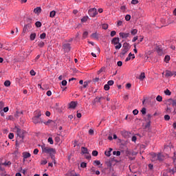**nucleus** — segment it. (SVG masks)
Returning <instances> with one entry per match:
<instances>
[{
	"mask_svg": "<svg viewBox=\"0 0 176 176\" xmlns=\"http://www.w3.org/2000/svg\"><path fill=\"white\" fill-rule=\"evenodd\" d=\"M113 149L111 148H109V151H106L104 152V155L106 156H107L108 157H109V156H111V152H112Z\"/></svg>",
	"mask_w": 176,
	"mask_h": 176,
	"instance_id": "18",
	"label": "nucleus"
},
{
	"mask_svg": "<svg viewBox=\"0 0 176 176\" xmlns=\"http://www.w3.org/2000/svg\"><path fill=\"white\" fill-rule=\"evenodd\" d=\"M119 36L122 39H125L126 38H129V36H130V33L120 32Z\"/></svg>",
	"mask_w": 176,
	"mask_h": 176,
	"instance_id": "7",
	"label": "nucleus"
},
{
	"mask_svg": "<svg viewBox=\"0 0 176 176\" xmlns=\"http://www.w3.org/2000/svg\"><path fill=\"white\" fill-rule=\"evenodd\" d=\"M81 151L85 155H89V150H87V148L86 147H81Z\"/></svg>",
	"mask_w": 176,
	"mask_h": 176,
	"instance_id": "15",
	"label": "nucleus"
},
{
	"mask_svg": "<svg viewBox=\"0 0 176 176\" xmlns=\"http://www.w3.org/2000/svg\"><path fill=\"white\" fill-rule=\"evenodd\" d=\"M47 141L50 144V145H53L54 142H53V138H49Z\"/></svg>",
	"mask_w": 176,
	"mask_h": 176,
	"instance_id": "36",
	"label": "nucleus"
},
{
	"mask_svg": "<svg viewBox=\"0 0 176 176\" xmlns=\"http://www.w3.org/2000/svg\"><path fill=\"white\" fill-rule=\"evenodd\" d=\"M117 65L118 67H122V65H123V62L119 60L118 63H117Z\"/></svg>",
	"mask_w": 176,
	"mask_h": 176,
	"instance_id": "51",
	"label": "nucleus"
},
{
	"mask_svg": "<svg viewBox=\"0 0 176 176\" xmlns=\"http://www.w3.org/2000/svg\"><path fill=\"white\" fill-rule=\"evenodd\" d=\"M76 105H78V102H71L70 104H69V108H70L72 109H75V108H76Z\"/></svg>",
	"mask_w": 176,
	"mask_h": 176,
	"instance_id": "11",
	"label": "nucleus"
},
{
	"mask_svg": "<svg viewBox=\"0 0 176 176\" xmlns=\"http://www.w3.org/2000/svg\"><path fill=\"white\" fill-rule=\"evenodd\" d=\"M41 164H43V165L47 164V160H44L41 161Z\"/></svg>",
	"mask_w": 176,
	"mask_h": 176,
	"instance_id": "60",
	"label": "nucleus"
},
{
	"mask_svg": "<svg viewBox=\"0 0 176 176\" xmlns=\"http://www.w3.org/2000/svg\"><path fill=\"white\" fill-rule=\"evenodd\" d=\"M8 138H9L10 140H13V138H14V133H10L8 135Z\"/></svg>",
	"mask_w": 176,
	"mask_h": 176,
	"instance_id": "31",
	"label": "nucleus"
},
{
	"mask_svg": "<svg viewBox=\"0 0 176 176\" xmlns=\"http://www.w3.org/2000/svg\"><path fill=\"white\" fill-rule=\"evenodd\" d=\"M116 35V31L113 30L111 32V36H115Z\"/></svg>",
	"mask_w": 176,
	"mask_h": 176,
	"instance_id": "49",
	"label": "nucleus"
},
{
	"mask_svg": "<svg viewBox=\"0 0 176 176\" xmlns=\"http://www.w3.org/2000/svg\"><path fill=\"white\" fill-rule=\"evenodd\" d=\"M46 94L48 96V97H50V96H52V91H47Z\"/></svg>",
	"mask_w": 176,
	"mask_h": 176,
	"instance_id": "63",
	"label": "nucleus"
},
{
	"mask_svg": "<svg viewBox=\"0 0 176 176\" xmlns=\"http://www.w3.org/2000/svg\"><path fill=\"white\" fill-rule=\"evenodd\" d=\"M69 176H76V174L74 171H72L69 173Z\"/></svg>",
	"mask_w": 176,
	"mask_h": 176,
	"instance_id": "52",
	"label": "nucleus"
},
{
	"mask_svg": "<svg viewBox=\"0 0 176 176\" xmlns=\"http://www.w3.org/2000/svg\"><path fill=\"white\" fill-rule=\"evenodd\" d=\"M97 100H98V102H101V100H105V98L104 97H96L94 100V101L97 102Z\"/></svg>",
	"mask_w": 176,
	"mask_h": 176,
	"instance_id": "24",
	"label": "nucleus"
},
{
	"mask_svg": "<svg viewBox=\"0 0 176 176\" xmlns=\"http://www.w3.org/2000/svg\"><path fill=\"white\" fill-rule=\"evenodd\" d=\"M151 162L157 161V154L153 153L151 154Z\"/></svg>",
	"mask_w": 176,
	"mask_h": 176,
	"instance_id": "10",
	"label": "nucleus"
},
{
	"mask_svg": "<svg viewBox=\"0 0 176 176\" xmlns=\"http://www.w3.org/2000/svg\"><path fill=\"white\" fill-rule=\"evenodd\" d=\"M164 120H170V116L168 115H165Z\"/></svg>",
	"mask_w": 176,
	"mask_h": 176,
	"instance_id": "53",
	"label": "nucleus"
},
{
	"mask_svg": "<svg viewBox=\"0 0 176 176\" xmlns=\"http://www.w3.org/2000/svg\"><path fill=\"white\" fill-rule=\"evenodd\" d=\"M140 80H144L145 79V73H141L140 76H139Z\"/></svg>",
	"mask_w": 176,
	"mask_h": 176,
	"instance_id": "23",
	"label": "nucleus"
},
{
	"mask_svg": "<svg viewBox=\"0 0 176 176\" xmlns=\"http://www.w3.org/2000/svg\"><path fill=\"white\" fill-rule=\"evenodd\" d=\"M156 100L159 102H162V101H163V98L161 96H157Z\"/></svg>",
	"mask_w": 176,
	"mask_h": 176,
	"instance_id": "29",
	"label": "nucleus"
},
{
	"mask_svg": "<svg viewBox=\"0 0 176 176\" xmlns=\"http://www.w3.org/2000/svg\"><path fill=\"white\" fill-rule=\"evenodd\" d=\"M151 118H152V115L151 114L147 115V120H151Z\"/></svg>",
	"mask_w": 176,
	"mask_h": 176,
	"instance_id": "64",
	"label": "nucleus"
},
{
	"mask_svg": "<svg viewBox=\"0 0 176 176\" xmlns=\"http://www.w3.org/2000/svg\"><path fill=\"white\" fill-rule=\"evenodd\" d=\"M168 102L172 104L173 107H175L176 108V99H168Z\"/></svg>",
	"mask_w": 176,
	"mask_h": 176,
	"instance_id": "13",
	"label": "nucleus"
},
{
	"mask_svg": "<svg viewBox=\"0 0 176 176\" xmlns=\"http://www.w3.org/2000/svg\"><path fill=\"white\" fill-rule=\"evenodd\" d=\"M113 155H116V156H120V151H113Z\"/></svg>",
	"mask_w": 176,
	"mask_h": 176,
	"instance_id": "45",
	"label": "nucleus"
},
{
	"mask_svg": "<svg viewBox=\"0 0 176 176\" xmlns=\"http://www.w3.org/2000/svg\"><path fill=\"white\" fill-rule=\"evenodd\" d=\"M4 86H6V87H9V86H10V80H6L4 82Z\"/></svg>",
	"mask_w": 176,
	"mask_h": 176,
	"instance_id": "27",
	"label": "nucleus"
},
{
	"mask_svg": "<svg viewBox=\"0 0 176 176\" xmlns=\"http://www.w3.org/2000/svg\"><path fill=\"white\" fill-rule=\"evenodd\" d=\"M131 19V16H130L129 14H127V15H126V16H125V20L126 21H130V19Z\"/></svg>",
	"mask_w": 176,
	"mask_h": 176,
	"instance_id": "39",
	"label": "nucleus"
},
{
	"mask_svg": "<svg viewBox=\"0 0 176 176\" xmlns=\"http://www.w3.org/2000/svg\"><path fill=\"white\" fill-rule=\"evenodd\" d=\"M137 32H138L137 29H133L131 30V35H137Z\"/></svg>",
	"mask_w": 176,
	"mask_h": 176,
	"instance_id": "22",
	"label": "nucleus"
},
{
	"mask_svg": "<svg viewBox=\"0 0 176 176\" xmlns=\"http://www.w3.org/2000/svg\"><path fill=\"white\" fill-rule=\"evenodd\" d=\"M55 141L56 142H60V137L58 136L55 137Z\"/></svg>",
	"mask_w": 176,
	"mask_h": 176,
	"instance_id": "54",
	"label": "nucleus"
},
{
	"mask_svg": "<svg viewBox=\"0 0 176 176\" xmlns=\"http://www.w3.org/2000/svg\"><path fill=\"white\" fill-rule=\"evenodd\" d=\"M25 32H28V28L27 27H24L23 30V34H25Z\"/></svg>",
	"mask_w": 176,
	"mask_h": 176,
	"instance_id": "47",
	"label": "nucleus"
},
{
	"mask_svg": "<svg viewBox=\"0 0 176 176\" xmlns=\"http://www.w3.org/2000/svg\"><path fill=\"white\" fill-rule=\"evenodd\" d=\"M39 150L38 148H35L33 151L34 155H36L37 153H38Z\"/></svg>",
	"mask_w": 176,
	"mask_h": 176,
	"instance_id": "56",
	"label": "nucleus"
},
{
	"mask_svg": "<svg viewBox=\"0 0 176 176\" xmlns=\"http://www.w3.org/2000/svg\"><path fill=\"white\" fill-rule=\"evenodd\" d=\"M61 84H62V86H67V80H63Z\"/></svg>",
	"mask_w": 176,
	"mask_h": 176,
	"instance_id": "55",
	"label": "nucleus"
},
{
	"mask_svg": "<svg viewBox=\"0 0 176 176\" xmlns=\"http://www.w3.org/2000/svg\"><path fill=\"white\" fill-rule=\"evenodd\" d=\"M87 35H89V32H84L82 34V39H86V38H87Z\"/></svg>",
	"mask_w": 176,
	"mask_h": 176,
	"instance_id": "28",
	"label": "nucleus"
},
{
	"mask_svg": "<svg viewBox=\"0 0 176 176\" xmlns=\"http://www.w3.org/2000/svg\"><path fill=\"white\" fill-rule=\"evenodd\" d=\"M3 111V112H8L9 111V107H4Z\"/></svg>",
	"mask_w": 176,
	"mask_h": 176,
	"instance_id": "57",
	"label": "nucleus"
},
{
	"mask_svg": "<svg viewBox=\"0 0 176 176\" xmlns=\"http://www.w3.org/2000/svg\"><path fill=\"white\" fill-rule=\"evenodd\" d=\"M102 28L103 30H108V24L104 23V24L102 25Z\"/></svg>",
	"mask_w": 176,
	"mask_h": 176,
	"instance_id": "38",
	"label": "nucleus"
},
{
	"mask_svg": "<svg viewBox=\"0 0 176 176\" xmlns=\"http://www.w3.org/2000/svg\"><path fill=\"white\" fill-rule=\"evenodd\" d=\"M45 38H46V33H43L40 35L41 39H45Z\"/></svg>",
	"mask_w": 176,
	"mask_h": 176,
	"instance_id": "40",
	"label": "nucleus"
},
{
	"mask_svg": "<svg viewBox=\"0 0 176 176\" xmlns=\"http://www.w3.org/2000/svg\"><path fill=\"white\" fill-rule=\"evenodd\" d=\"M35 38H36V33H32L30 34V41H34Z\"/></svg>",
	"mask_w": 176,
	"mask_h": 176,
	"instance_id": "21",
	"label": "nucleus"
},
{
	"mask_svg": "<svg viewBox=\"0 0 176 176\" xmlns=\"http://www.w3.org/2000/svg\"><path fill=\"white\" fill-rule=\"evenodd\" d=\"M22 155L23 157V162H25V159H28V157H31V153L28 152H23Z\"/></svg>",
	"mask_w": 176,
	"mask_h": 176,
	"instance_id": "8",
	"label": "nucleus"
},
{
	"mask_svg": "<svg viewBox=\"0 0 176 176\" xmlns=\"http://www.w3.org/2000/svg\"><path fill=\"white\" fill-rule=\"evenodd\" d=\"M89 19V16H84L82 19L81 21L82 23H86L87 21V19Z\"/></svg>",
	"mask_w": 176,
	"mask_h": 176,
	"instance_id": "35",
	"label": "nucleus"
},
{
	"mask_svg": "<svg viewBox=\"0 0 176 176\" xmlns=\"http://www.w3.org/2000/svg\"><path fill=\"white\" fill-rule=\"evenodd\" d=\"M80 167H82V168H85V167H87V164L86 162H82L80 164Z\"/></svg>",
	"mask_w": 176,
	"mask_h": 176,
	"instance_id": "34",
	"label": "nucleus"
},
{
	"mask_svg": "<svg viewBox=\"0 0 176 176\" xmlns=\"http://www.w3.org/2000/svg\"><path fill=\"white\" fill-rule=\"evenodd\" d=\"M43 153H48V155H54L56 153V149L50 148L45 144L41 146Z\"/></svg>",
	"mask_w": 176,
	"mask_h": 176,
	"instance_id": "1",
	"label": "nucleus"
},
{
	"mask_svg": "<svg viewBox=\"0 0 176 176\" xmlns=\"http://www.w3.org/2000/svg\"><path fill=\"white\" fill-rule=\"evenodd\" d=\"M45 46V43L43 41H38V47H43Z\"/></svg>",
	"mask_w": 176,
	"mask_h": 176,
	"instance_id": "25",
	"label": "nucleus"
},
{
	"mask_svg": "<svg viewBox=\"0 0 176 176\" xmlns=\"http://www.w3.org/2000/svg\"><path fill=\"white\" fill-rule=\"evenodd\" d=\"M5 107V102L3 101L0 102V112H3V107Z\"/></svg>",
	"mask_w": 176,
	"mask_h": 176,
	"instance_id": "19",
	"label": "nucleus"
},
{
	"mask_svg": "<svg viewBox=\"0 0 176 176\" xmlns=\"http://www.w3.org/2000/svg\"><path fill=\"white\" fill-rule=\"evenodd\" d=\"M50 123H53V120H48L47 122H44V124H46L47 126V124H50Z\"/></svg>",
	"mask_w": 176,
	"mask_h": 176,
	"instance_id": "48",
	"label": "nucleus"
},
{
	"mask_svg": "<svg viewBox=\"0 0 176 176\" xmlns=\"http://www.w3.org/2000/svg\"><path fill=\"white\" fill-rule=\"evenodd\" d=\"M54 16H56V11L53 10V11H52V12H50V17L53 18V17H54Z\"/></svg>",
	"mask_w": 176,
	"mask_h": 176,
	"instance_id": "32",
	"label": "nucleus"
},
{
	"mask_svg": "<svg viewBox=\"0 0 176 176\" xmlns=\"http://www.w3.org/2000/svg\"><path fill=\"white\" fill-rule=\"evenodd\" d=\"M104 89L107 91L109 90V85L108 84H106L104 86Z\"/></svg>",
	"mask_w": 176,
	"mask_h": 176,
	"instance_id": "44",
	"label": "nucleus"
},
{
	"mask_svg": "<svg viewBox=\"0 0 176 176\" xmlns=\"http://www.w3.org/2000/svg\"><path fill=\"white\" fill-rule=\"evenodd\" d=\"M164 61L166 63H168V61H170V56H166L164 58Z\"/></svg>",
	"mask_w": 176,
	"mask_h": 176,
	"instance_id": "41",
	"label": "nucleus"
},
{
	"mask_svg": "<svg viewBox=\"0 0 176 176\" xmlns=\"http://www.w3.org/2000/svg\"><path fill=\"white\" fill-rule=\"evenodd\" d=\"M131 3L133 5H137V3H138V0H132Z\"/></svg>",
	"mask_w": 176,
	"mask_h": 176,
	"instance_id": "50",
	"label": "nucleus"
},
{
	"mask_svg": "<svg viewBox=\"0 0 176 176\" xmlns=\"http://www.w3.org/2000/svg\"><path fill=\"white\" fill-rule=\"evenodd\" d=\"M115 47H116V50H119V49H120V48L122 47V43H118L117 44V45H116Z\"/></svg>",
	"mask_w": 176,
	"mask_h": 176,
	"instance_id": "33",
	"label": "nucleus"
},
{
	"mask_svg": "<svg viewBox=\"0 0 176 176\" xmlns=\"http://www.w3.org/2000/svg\"><path fill=\"white\" fill-rule=\"evenodd\" d=\"M129 50H130V45L127 43H124L122 45V50L121 54L122 56H124V54H126V53H127Z\"/></svg>",
	"mask_w": 176,
	"mask_h": 176,
	"instance_id": "4",
	"label": "nucleus"
},
{
	"mask_svg": "<svg viewBox=\"0 0 176 176\" xmlns=\"http://www.w3.org/2000/svg\"><path fill=\"white\" fill-rule=\"evenodd\" d=\"M133 115H138V110H137V109L133 110Z\"/></svg>",
	"mask_w": 176,
	"mask_h": 176,
	"instance_id": "62",
	"label": "nucleus"
},
{
	"mask_svg": "<svg viewBox=\"0 0 176 176\" xmlns=\"http://www.w3.org/2000/svg\"><path fill=\"white\" fill-rule=\"evenodd\" d=\"M94 163L96 164V166H100V164H101V162L98 160H95Z\"/></svg>",
	"mask_w": 176,
	"mask_h": 176,
	"instance_id": "58",
	"label": "nucleus"
},
{
	"mask_svg": "<svg viewBox=\"0 0 176 176\" xmlns=\"http://www.w3.org/2000/svg\"><path fill=\"white\" fill-rule=\"evenodd\" d=\"M35 25L37 28H40V27H42V23H41V21H36Z\"/></svg>",
	"mask_w": 176,
	"mask_h": 176,
	"instance_id": "26",
	"label": "nucleus"
},
{
	"mask_svg": "<svg viewBox=\"0 0 176 176\" xmlns=\"http://www.w3.org/2000/svg\"><path fill=\"white\" fill-rule=\"evenodd\" d=\"M173 75H174L173 74V72H171L168 70L166 71V74H165L166 78H170V77L173 76Z\"/></svg>",
	"mask_w": 176,
	"mask_h": 176,
	"instance_id": "16",
	"label": "nucleus"
},
{
	"mask_svg": "<svg viewBox=\"0 0 176 176\" xmlns=\"http://www.w3.org/2000/svg\"><path fill=\"white\" fill-rule=\"evenodd\" d=\"M34 12L35 13H41V12H42V8H41V7H37L34 8Z\"/></svg>",
	"mask_w": 176,
	"mask_h": 176,
	"instance_id": "20",
	"label": "nucleus"
},
{
	"mask_svg": "<svg viewBox=\"0 0 176 176\" xmlns=\"http://www.w3.org/2000/svg\"><path fill=\"white\" fill-rule=\"evenodd\" d=\"M113 83H114L113 80H109L107 82V85L109 86H113Z\"/></svg>",
	"mask_w": 176,
	"mask_h": 176,
	"instance_id": "46",
	"label": "nucleus"
},
{
	"mask_svg": "<svg viewBox=\"0 0 176 176\" xmlns=\"http://www.w3.org/2000/svg\"><path fill=\"white\" fill-rule=\"evenodd\" d=\"M157 53L159 54V56H163V54H164L163 50L159 47H157Z\"/></svg>",
	"mask_w": 176,
	"mask_h": 176,
	"instance_id": "14",
	"label": "nucleus"
},
{
	"mask_svg": "<svg viewBox=\"0 0 176 176\" xmlns=\"http://www.w3.org/2000/svg\"><path fill=\"white\" fill-rule=\"evenodd\" d=\"M88 13L90 17H96V16L98 14V12H97V9L96 8H91L90 10H89Z\"/></svg>",
	"mask_w": 176,
	"mask_h": 176,
	"instance_id": "5",
	"label": "nucleus"
},
{
	"mask_svg": "<svg viewBox=\"0 0 176 176\" xmlns=\"http://www.w3.org/2000/svg\"><path fill=\"white\" fill-rule=\"evenodd\" d=\"M164 159H166V157L164 156V154H162V153L157 154V160L159 162H163V160H164Z\"/></svg>",
	"mask_w": 176,
	"mask_h": 176,
	"instance_id": "9",
	"label": "nucleus"
},
{
	"mask_svg": "<svg viewBox=\"0 0 176 176\" xmlns=\"http://www.w3.org/2000/svg\"><path fill=\"white\" fill-rule=\"evenodd\" d=\"M141 112L142 115H145V113H146V109L145 107L142 108Z\"/></svg>",
	"mask_w": 176,
	"mask_h": 176,
	"instance_id": "43",
	"label": "nucleus"
},
{
	"mask_svg": "<svg viewBox=\"0 0 176 176\" xmlns=\"http://www.w3.org/2000/svg\"><path fill=\"white\" fill-rule=\"evenodd\" d=\"M120 40L119 39L118 37H116V38H113V40L111 41V43L112 45H118V43H119V41Z\"/></svg>",
	"mask_w": 176,
	"mask_h": 176,
	"instance_id": "12",
	"label": "nucleus"
},
{
	"mask_svg": "<svg viewBox=\"0 0 176 176\" xmlns=\"http://www.w3.org/2000/svg\"><path fill=\"white\" fill-rule=\"evenodd\" d=\"M35 71H34V70H31L30 71V75H32V76H35Z\"/></svg>",
	"mask_w": 176,
	"mask_h": 176,
	"instance_id": "61",
	"label": "nucleus"
},
{
	"mask_svg": "<svg viewBox=\"0 0 176 176\" xmlns=\"http://www.w3.org/2000/svg\"><path fill=\"white\" fill-rule=\"evenodd\" d=\"M92 155H93V156H98V151H92Z\"/></svg>",
	"mask_w": 176,
	"mask_h": 176,
	"instance_id": "42",
	"label": "nucleus"
},
{
	"mask_svg": "<svg viewBox=\"0 0 176 176\" xmlns=\"http://www.w3.org/2000/svg\"><path fill=\"white\" fill-rule=\"evenodd\" d=\"M63 49L65 53H69L71 52V44L64 43L63 45Z\"/></svg>",
	"mask_w": 176,
	"mask_h": 176,
	"instance_id": "6",
	"label": "nucleus"
},
{
	"mask_svg": "<svg viewBox=\"0 0 176 176\" xmlns=\"http://www.w3.org/2000/svg\"><path fill=\"white\" fill-rule=\"evenodd\" d=\"M41 116H42L41 111H36L35 116L32 118V122L34 123V124H38V123H43Z\"/></svg>",
	"mask_w": 176,
	"mask_h": 176,
	"instance_id": "2",
	"label": "nucleus"
},
{
	"mask_svg": "<svg viewBox=\"0 0 176 176\" xmlns=\"http://www.w3.org/2000/svg\"><path fill=\"white\" fill-rule=\"evenodd\" d=\"M89 134H90V135H93V134H94V131L93 129H89Z\"/></svg>",
	"mask_w": 176,
	"mask_h": 176,
	"instance_id": "59",
	"label": "nucleus"
},
{
	"mask_svg": "<svg viewBox=\"0 0 176 176\" xmlns=\"http://www.w3.org/2000/svg\"><path fill=\"white\" fill-rule=\"evenodd\" d=\"M99 34L97 32L93 33L91 35V38H93V39H98Z\"/></svg>",
	"mask_w": 176,
	"mask_h": 176,
	"instance_id": "17",
	"label": "nucleus"
},
{
	"mask_svg": "<svg viewBox=\"0 0 176 176\" xmlns=\"http://www.w3.org/2000/svg\"><path fill=\"white\" fill-rule=\"evenodd\" d=\"M2 164H3V166H10V164H12V162H10V161L5 162Z\"/></svg>",
	"mask_w": 176,
	"mask_h": 176,
	"instance_id": "37",
	"label": "nucleus"
},
{
	"mask_svg": "<svg viewBox=\"0 0 176 176\" xmlns=\"http://www.w3.org/2000/svg\"><path fill=\"white\" fill-rule=\"evenodd\" d=\"M164 94H166V96H171V91H170L168 89H167L164 91Z\"/></svg>",
	"mask_w": 176,
	"mask_h": 176,
	"instance_id": "30",
	"label": "nucleus"
},
{
	"mask_svg": "<svg viewBox=\"0 0 176 176\" xmlns=\"http://www.w3.org/2000/svg\"><path fill=\"white\" fill-rule=\"evenodd\" d=\"M25 132L19 128L16 129V134L18 135L17 140H16V144L19 142V140H20L21 142H23V140H24V133Z\"/></svg>",
	"mask_w": 176,
	"mask_h": 176,
	"instance_id": "3",
	"label": "nucleus"
}]
</instances>
